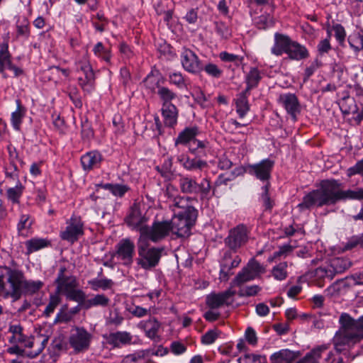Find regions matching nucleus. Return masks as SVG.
<instances>
[{"instance_id": "obj_1", "label": "nucleus", "mask_w": 363, "mask_h": 363, "mask_svg": "<svg viewBox=\"0 0 363 363\" xmlns=\"http://www.w3.org/2000/svg\"><path fill=\"white\" fill-rule=\"evenodd\" d=\"M44 286L40 280L26 279L24 273L9 267H0V296L18 300L23 294L33 295Z\"/></svg>"}, {"instance_id": "obj_2", "label": "nucleus", "mask_w": 363, "mask_h": 363, "mask_svg": "<svg viewBox=\"0 0 363 363\" xmlns=\"http://www.w3.org/2000/svg\"><path fill=\"white\" fill-rule=\"evenodd\" d=\"M339 324L340 328L333 338V343L335 351L341 353L363 340V315L354 319L348 313H343L340 316Z\"/></svg>"}, {"instance_id": "obj_3", "label": "nucleus", "mask_w": 363, "mask_h": 363, "mask_svg": "<svg viewBox=\"0 0 363 363\" xmlns=\"http://www.w3.org/2000/svg\"><path fill=\"white\" fill-rule=\"evenodd\" d=\"M342 183L335 179L320 182L317 189L306 194L298 205L301 210L309 209L313 206L322 207L337 203L340 201Z\"/></svg>"}, {"instance_id": "obj_4", "label": "nucleus", "mask_w": 363, "mask_h": 363, "mask_svg": "<svg viewBox=\"0 0 363 363\" xmlns=\"http://www.w3.org/2000/svg\"><path fill=\"white\" fill-rule=\"evenodd\" d=\"M189 197L177 196L172 201L174 216L169 221L172 233L178 237H188L191 234V228L195 224L198 211L189 205Z\"/></svg>"}, {"instance_id": "obj_5", "label": "nucleus", "mask_w": 363, "mask_h": 363, "mask_svg": "<svg viewBox=\"0 0 363 363\" xmlns=\"http://www.w3.org/2000/svg\"><path fill=\"white\" fill-rule=\"evenodd\" d=\"M179 186L183 194L197 195L201 200H208L213 194H211V184L208 177L203 178L198 183L194 178L189 175H180Z\"/></svg>"}, {"instance_id": "obj_6", "label": "nucleus", "mask_w": 363, "mask_h": 363, "mask_svg": "<svg viewBox=\"0 0 363 363\" xmlns=\"http://www.w3.org/2000/svg\"><path fill=\"white\" fill-rule=\"evenodd\" d=\"M199 133V130L197 126L186 128L178 135L175 140V145H186L189 144L190 152L199 157H206L207 155L206 149L208 143L204 140H196V137Z\"/></svg>"}, {"instance_id": "obj_7", "label": "nucleus", "mask_w": 363, "mask_h": 363, "mask_svg": "<svg viewBox=\"0 0 363 363\" xmlns=\"http://www.w3.org/2000/svg\"><path fill=\"white\" fill-rule=\"evenodd\" d=\"M138 250V264L145 270H150L159 264L164 248L156 247H150L149 241L147 239L139 238Z\"/></svg>"}, {"instance_id": "obj_8", "label": "nucleus", "mask_w": 363, "mask_h": 363, "mask_svg": "<svg viewBox=\"0 0 363 363\" xmlns=\"http://www.w3.org/2000/svg\"><path fill=\"white\" fill-rule=\"evenodd\" d=\"M171 232L172 228L169 220H156L151 226L147 225L143 229V235L140 236V238L158 242L167 237Z\"/></svg>"}, {"instance_id": "obj_9", "label": "nucleus", "mask_w": 363, "mask_h": 363, "mask_svg": "<svg viewBox=\"0 0 363 363\" xmlns=\"http://www.w3.org/2000/svg\"><path fill=\"white\" fill-rule=\"evenodd\" d=\"M163 101L162 115L166 126L173 128L177 123L178 110L170 101L174 98L173 92H159Z\"/></svg>"}, {"instance_id": "obj_10", "label": "nucleus", "mask_w": 363, "mask_h": 363, "mask_svg": "<svg viewBox=\"0 0 363 363\" xmlns=\"http://www.w3.org/2000/svg\"><path fill=\"white\" fill-rule=\"evenodd\" d=\"M351 267V262L346 257H335L325 267L316 269V274L322 278L331 280L337 274H341Z\"/></svg>"}, {"instance_id": "obj_11", "label": "nucleus", "mask_w": 363, "mask_h": 363, "mask_svg": "<svg viewBox=\"0 0 363 363\" xmlns=\"http://www.w3.org/2000/svg\"><path fill=\"white\" fill-rule=\"evenodd\" d=\"M248 234L249 230L247 226L240 224L230 230L225 239V244L230 250L236 252L247 242Z\"/></svg>"}, {"instance_id": "obj_12", "label": "nucleus", "mask_w": 363, "mask_h": 363, "mask_svg": "<svg viewBox=\"0 0 363 363\" xmlns=\"http://www.w3.org/2000/svg\"><path fill=\"white\" fill-rule=\"evenodd\" d=\"M9 40H4L0 43V74H4L7 69L12 72L15 77L24 74V70L11 61V54L9 50Z\"/></svg>"}, {"instance_id": "obj_13", "label": "nucleus", "mask_w": 363, "mask_h": 363, "mask_svg": "<svg viewBox=\"0 0 363 363\" xmlns=\"http://www.w3.org/2000/svg\"><path fill=\"white\" fill-rule=\"evenodd\" d=\"M91 340V335L84 328H76L72 330L69 343L76 352H82L89 349Z\"/></svg>"}, {"instance_id": "obj_14", "label": "nucleus", "mask_w": 363, "mask_h": 363, "mask_svg": "<svg viewBox=\"0 0 363 363\" xmlns=\"http://www.w3.org/2000/svg\"><path fill=\"white\" fill-rule=\"evenodd\" d=\"M180 60L185 71L196 75L201 73L203 62L193 50L183 48Z\"/></svg>"}, {"instance_id": "obj_15", "label": "nucleus", "mask_w": 363, "mask_h": 363, "mask_svg": "<svg viewBox=\"0 0 363 363\" xmlns=\"http://www.w3.org/2000/svg\"><path fill=\"white\" fill-rule=\"evenodd\" d=\"M77 71H81L84 77H79L78 79L79 84L82 89L92 88L94 82V73L92 67L90 64L89 57L86 54L83 55L82 58L76 62Z\"/></svg>"}, {"instance_id": "obj_16", "label": "nucleus", "mask_w": 363, "mask_h": 363, "mask_svg": "<svg viewBox=\"0 0 363 363\" xmlns=\"http://www.w3.org/2000/svg\"><path fill=\"white\" fill-rule=\"evenodd\" d=\"M126 224L133 230L140 232L143 235V229L147 227V222L148 218L143 213L140 205L134 203L130 210V212L125 220Z\"/></svg>"}, {"instance_id": "obj_17", "label": "nucleus", "mask_w": 363, "mask_h": 363, "mask_svg": "<svg viewBox=\"0 0 363 363\" xmlns=\"http://www.w3.org/2000/svg\"><path fill=\"white\" fill-rule=\"evenodd\" d=\"M65 267H60L57 277L55 279L56 292L59 294L67 295L69 292L78 286L76 277L66 274Z\"/></svg>"}, {"instance_id": "obj_18", "label": "nucleus", "mask_w": 363, "mask_h": 363, "mask_svg": "<svg viewBox=\"0 0 363 363\" xmlns=\"http://www.w3.org/2000/svg\"><path fill=\"white\" fill-rule=\"evenodd\" d=\"M274 162L270 159L262 160L258 163L250 164L248 167V172L257 179L267 184L269 182Z\"/></svg>"}, {"instance_id": "obj_19", "label": "nucleus", "mask_w": 363, "mask_h": 363, "mask_svg": "<svg viewBox=\"0 0 363 363\" xmlns=\"http://www.w3.org/2000/svg\"><path fill=\"white\" fill-rule=\"evenodd\" d=\"M241 258L238 255H233L230 251L224 253L220 264L219 279L220 281H226L233 274L231 270L239 266Z\"/></svg>"}, {"instance_id": "obj_20", "label": "nucleus", "mask_w": 363, "mask_h": 363, "mask_svg": "<svg viewBox=\"0 0 363 363\" xmlns=\"http://www.w3.org/2000/svg\"><path fill=\"white\" fill-rule=\"evenodd\" d=\"M83 223L79 217L72 216L67 222V226L64 231L60 233L62 240L72 243L77 241L79 237L83 235Z\"/></svg>"}, {"instance_id": "obj_21", "label": "nucleus", "mask_w": 363, "mask_h": 363, "mask_svg": "<svg viewBox=\"0 0 363 363\" xmlns=\"http://www.w3.org/2000/svg\"><path fill=\"white\" fill-rule=\"evenodd\" d=\"M235 294L231 287L218 294H211L206 297V304L211 309L218 308L223 305L229 306L233 301L230 299Z\"/></svg>"}, {"instance_id": "obj_22", "label": "nucleus", "mask_w": 363, "mask_h": 363, "mask_svg": "<svg viewBox=\"0 0 363 363\" xmlns=\"http://www.w3.org/2000/svg\"><path fill=\"white\" fill-rule=\"evenodd\" d=\"M165 80L162 73L152 69L143 80L144 86L150 91H169L164 86Z\"/></svg>"}, {"instance_id": "obj_23", "label": "nucleus", "mask_w": 363, "mask_h": 363, "mask_svg": "<svg viewBox=\"0 0 363 363\" xmlns=\"http://www.w3.org/2000/svg\"><path fill=\"white\" fill-rule=\"evenodd\" d=\"M355 285H363V274H355L351 277H347L345 279H340L333 283L328 289V291L331 295L339 294L341 290L351 287Z\"/></svg>"}, {"instance_id": "obj_24", "label": "nucleus", "mask_w": 363, "mask_h": 363, "mask_svg": "<svg viewBox=\"0 0 363 363\" xmlns=\"http://www.w3.org/2000/svg\"><path fill=\"white\" fill-rule=\"evenodd\" d=\"M279 102L286 109L292 119L296 121V115L301 111V106L296 96L291 93L281 94Z\"/></svg>"}, {"instance_id": "obj_25", "label": "nucleus", "mask_w": 363, "mask_h": 363, "mask_svg": "<svg viewBox=\"0 0 363 363\" xmlns=\"http://www.w3.org/2000/svg\"><path fill=\"white\" fill-rule=\"evenodd\" d=\"M293 40L287 35L275 33L274 35V45L271 48V53L275 56H281L286 54Z\"/></svg>"}, {"instance_id": "obj_26", "label": "nucleus", "mask_w": 363, "mask_h": 363, "mask_svg": "<svg viewBox=\"0 0 363 363\" xmlns=\"http://www.w3.org/2000/svg\"><path fill=\"white\" fill-rule=\"evenodd\" d=\"M135 245L128 239L123 240L118 245L117 257L125 265H130L133 262Z\"/></svg>"}, {"instance_id": "obj_27", "label": "nucleus", "mask_w": 363, "mask_h": 363, "mask_svg": "<svg viewBox=\"0 0 363 363\" xmlns=\"http://www.w3.org/2000/svg\"><path fill=\"white\" fill-rule=\"evenodd\" d=\"M194 158H190L189 156L181 155L177 157V161L187 171L195 172L208 167L206 161L201 159V157L195 155Z\"/></svg>"}, {"instance_id": "obj_28", "label": "nucleus", "mask_w": 363, "mask_h": 363, "mask_svg": "<svg viewBox=\"0 0 363 363\" xmlns=\"http://www.w3.org/2000/svg\"><path fill=\"white\" fill-rule=\"evenodd\" d=\"M16 38L25 40H28L30 36V24L28 18L24 16H15Z\"/></svg>"}, {"instance_id": "obj_29", "label": "nucleus", "mask_w": 363, "mask_h": 363, "mask_svg": "<svg viewBox=\"0 0 363 363\" xmlns=\"http://www.w3.org/2000/svg\"><path fill=\"white\" fill-rule=\"evenodd\" d=\"M102 160L101 154L96 150L86 152L81 157V164L85 171L98 167Z\"/></svg>"}, {"instance_id": "obj_30", "label": "nucleus", "mask_w": 363, "mask_h": 363, "mask_svg": "<svg viewBox=\"0 0 363 363\" xmlns=\"http://www.w3.org/2000/svg\"><path fill=\"white\" fill-rule=\"evenodd\" d=\"M132 340L133 336L126 331L111 333L107 337L108 343L115 347H120L121 345L130 344Z\"/></svg>"}, {"instance_id": "obj_31", "label": "nucleus", "mask_w": 363, "mask_h": 363, "mask_svg": "<svg viewBox=\"0 0 363 363\" xmlns=\"http://www.w3.org/2000/svg\"><path fill=\"white\" fill-rule=\"evenodd\" d=\"M286 55L290 60L299 61L308 57L309 52L304 45L293 40Z\"/></svg>"}, {"instance_id": "obj_32", "label": "nucleus", "mask_w": 363, "mask_h": 363, "mask_svg": "<svg viewBox=\"0 0 363 363\" xmlns=\"http://www.w3.org/2000/svg\"><path fill=\"white\" fill-rule=\"evenodd\" d=\"M298 356L296 352L288 350H281L270 356L271 363H295Z\"/></svg>"}, {"instance_id": "obj_33", "label": "nucleus", "mask_w": 363, "mask_h": 363, "mask_svg": "<svg viewBox=\"0 0 363 363\" xmlns=\"http://www.w3.org/2000/svg\"><path fill=\"white\" fill-rule=\"evenodd\" d=\"M110 299L103 294L94 295L90 298H86L84 304V310H89L93 307H107L109 305Z\"/></svg>"}, {"instance_id": "obj_34", "label": "nucleus", "mask_w": 363, "mask_h": 363, "mask_svg": "<svg viewBox=\"0 0 363 363\" xmlns=\"http://www.w3.org/2000/svg\"><path fill=\"white\" fill-rule=\"evenodd\" d=\"M16 102L17 108L16 110L11 113V123L16 130H20L21 125L26 115V110L25 107L22 106L19 99H17Z\"/></svg>"}, {"instance_id": "obj_35", "label": "nucleus", "mask_w": 363, "mask_h": 363, "mask_svg": "<svg viewBox=\"0 0 363 363\" xmlns=\"http://www.w3.org/2000/svg\"><path fill=\"white\" fill-rule=\"evenodd\" d=\"M235 103L238 114L240 118H243L250 111V104L246 92H242L238 94L235 99Z\"/></svg>"}, {"instance_id": "obj_36", "label": "nucleus", "mask_w": 363, "mask_h": 363, "mask_svg": "<svg viewBox=\"0 0 363 363\" xmlns=\"http://www.w3.org/2000/svg\"><path fill=\"white\" fill-rule=\"evenodd\" d=\"M347 42L351 49L358 53L362 50L363 30L354 31L347 37Z\"/></svg>"}, {"instance_id": "obj_37", "label": "nucleus", "mask_w": 363, "mask_h": 363, "mask_svg": "<svg viewBox=\"0 0 363 363\" xmlns=\"http://www.w3.org/2000/svg\"><path fill=\"white\" fill-rule=\"evenodd\" d=\"M173 160L171 157H164L162 163L156 166V170L166 179H170L173 175Z\"/></svg>"}, {"instance_id": "obj_38", "label": "nucleus", "mask_w": 363, "mask_h": 363, "mask_svg": "<svg viewBox=\"0 0 363 363\" xmlns=\"http://www.w3.org/2000/svg\"><path fill=\"white\" fill-rule=\"evenodd\" d=\"M342 96L338 100V104L345 113H350L356 111L354 99L350 97L347 92H342Z\"/></svg>"}, {"instance_id": "obj_39", "label": "nucleus", "mask_w": 363, "mask_h": 363, "mask_svg": "<svg viewBox=\"0 0 363 363\" xmlns=\"http://www.w3.org/2000/svg\"><path fill=\"white\" fill-rule=\"evenodd\" d=\"M9 332L12 333V336L9 340L10 343H23L26 341V336L23 334V328L20 324H11Z\"/></svg>"}, {"instance_id": "obj_40", "label": "nucleus", "mask_w": 363, "mask_h": 363, "mask_svg": "<svg viewBox=\"0 0 363 363\" xmlns=\"http://www.w3.org/2000/svg\"><path fill=\"white\" fill-rule=\"evenodd\" d=\"M50 242L43 238H33L26 242L27 254H31L34 252L40 250L48 247Z\"/></svg>"}, {"instance_id": "obj_41", "label": "nucleus", "mask_w": 363, "mask_h": 363, "mask_svg": "<svg viewBox=\"0 0 363 363\" xmlns=\"http://www.w3.org/2000/svg\"><path fill=\"white\" fill-rule=\"evenodd\" d=\"M94 54L105 61L107 64H111L112 57L111 49L105 48L101 42H98L93 48Z\"/></svg>"}, {"instance_id": "obj_42", "label": "nucleus", "mask_w": 363, "mask_h": 363, "mask_svg": "<svg viewBox=\"0 0 363 363\" xmlns=\"http://www.w3.org/2000/svg\"><path fill=\"white\" fill-rule=\"evenodd\" d=\"M346 200H363V189L342 190L340 187V201Z\"/></svg>"}, {"instance_id": "obj_43", "label": "nucleus", "mask_w": 363, "mask_h": 363, "mask_svg": "<svg viewBox=\"0 0 363 363\" xmlns=\"http://www.w3.org/2000/svg\"><path fill=\"white\" fill-rule=\"evenodd\" d=\"M108 19L101 11L97 12V13L91 18L93 27L99 33H103L105 30L106 26L108 24Z\"/></svg>"}, {"instance_id": "obj_44", "label": "nucleus", "mask_w": 363, "mask_h": 363, "mask_svg": "<svg viewBox=\"0 0 363 363\" xmlns=\"http://www.w3.org/2000/svg\"><path fill=\"white\" fill-rule=\"evenodd\" d=\"M102 188L108 190L113 195L118 197H123L130 190L128 185L121 184H105L101 185Z\"/></svg>"}, {"instance_id": "obj_45", "label": "nucleus", "mask_w": 363, "mask_h": 363, "mask_svg": "<svg viewBox=\"0 0 363 363\" xmlns=\"http://www.w3.org/2000/svg\"><path fill=\"white\" fill-rule=\"evenodd\" d=\"M205 72L208 76L214 79H219L223 74V70L213 62L206 64L203 62L201 72Z\"/></svg>"}, {"instance_id": "obj_46", "label": "nucleus", "mask_w": 363, "mask_h": 363, "mask_svg": "<svg viewBox=\"0 0 363 363\" xmlns=\"http://www.w3.org/2000/svg\"><path fill=\"white\" fill-rule=\"evenodd\" d=\"M89 285L94 291H99V289L106 290L111 289L113 286V281L107 278L104 279H93L88 281Z\"/></svg>"}, {"instance_id": "obj_47", "label": "nucleus", "mask_w": 363, "mask_h": 363, "mask_svg": "<svg viewBox=\"0 0 363 363\" xmlns=\"http://www.w3.org/2000/svg\"><path fill=\"white\" fill-rule=\"evenodd\" d=\"M260 79L261 75L258 69L255 67L251 68L249 73L246 75L247 88L245 91L255 88Z\"/></svg>"}, {"instance_id": "obj_48", "label": "nucleus", "mask_w": 363, "mask_h": 363, "mask_svg": "<svg viewBox=\"0 0 363 363\" xmlns=\"http://www.w3.org/2000/svg\"><path fill=\"white\" fill-rule=\"evenodd\" d=\"M255 26L259 30H266L274 25L273 18L269 14H262L255 18Z\"/></svg>"}, {"instance_id": "obj_49", "label": "nucleus", "mask_w": 363, "mask_h": 363, "mask_svg": "<svg viewBox=\"0 0 363 363\" xmlns=\"http://www.w3.org/2000/svg\"><path fill=\"white\" fill-rule=\"evenodd\" d=\"M160 327V323L155 318L150 319L145 323L144 329L146 335L150 339L157 337V333Z\"/></svg>"}, {"instance_id": "obj_50", "label": "nucleus", "mask_w": 363, "mask_h": 363, "mask_svg": "<svg viewBox=\"0 0 363 363\" xmlns=\"http://www.w3.org/2000/svg\"><path fill=\"white\" fill-rule=\"evenodd\" d=\"M219 58L222 62H231L237 67L240 66L244 60V57L242 56L229 53L226 51L220 52Z\"/></svg>"}, {"instance_id": "obj_51", "label": "nucleus", "mask_w": 363, "mask_h": 363, "mask_svg": "<svg viewBox=\"0 0 363 363\" xmlns=\"http://www.w3.org/2000/svg\"><path fill=\"white\" fill-rule=\"evenodd\" d=\"M23 189L24 187L21 182L18 181L14 187L8 189L6 191L8 199L13 203H18L19 202V199L23 194Z\"/></svg>"}, {"instance_id": "obj_52", "label": "nucleus", "mask_w": 363, "mask_h": 363, "mask_svg": "<svg viewBox=\"0 0 363 363\" xmlns=\"http://www.w3.org/2000/svg\"><path fill=\"white\" fill-rule=\"evenodd\" d=\"M65 296L69 300L77 302L84 309V304H85L86 301V295L82 289L75 288L65 295Z\"/></svg>"}, {"instance_id": "obj_53", "label": "nucleus", "mask_w": 363, "mask_h": 363, "mask_svg": "<svg viewBox=\"0 0 363 363\" xmlns=\"http://www.w3.org/2000/svg\"><path fill=\"white\" fill-rule=\"evenodd\" d=\"M253 276L250 275L245 268H243L240 272L238 273L236 277L233 279L230 283V287L240 286L243 284L253 280Z\"/></svg>"}, {"instance_id": "obj_54", "label": "nucleus", "mask_w": 363, "mask_h": 363, "mask_svg": "<svg viewBox=\"0 0 363 363\" xmlns=\"http://www.w3.org/2000/svg\"><path fill=\"white\" fill-rule=\"evenodd\" d=\"M244 268L250 275L253 276L254 279L265 271L264 267L254 259H250Z\"/></svg>"}, {"instance_id": "obj_55", "label": "nucleus", "mask_w": 363, "mask_h": 363, "mask_svg": "<svg viewBox=\"0 0 363 363\" xmlns=\"http://www.w3.org/2000/svg\"><path fill=\"white\" fill-rule=\"evenodd\" d=\"M287 262H280L277 265L274 266L272 269V275L273 277L278 280L282 281L287 277Z\"/></svg>"}, {"instance_id": "obj_56", "label": "nucleus", "mask_w": 363, "mask_h": 363, "mask_svg": "<svg viewBox=\"0 0 363 363\" xmlns=\"http://www.w3.org/2000/svg\"><path fill=\"white\" fill-rule=\"evenodd\" d=\"M343 245V250H350L359 247L363 248V235L362 234L353 235L348 238L347 241Z\"/></svg>"}, {"instance_id": "obj_57", "label": "nucleus", "mask_w": 363, "mask_h": 363, "mask_svg": "<svg viewBox=\"0 0 363 363\" xmlns=\"http://www.w3.org/2000/svg\"><path fill=\"white\" fill-rule=\"evenodd\" d=\"M62 299L60 294L55 291V294L50 295V300L48 306L44 311V315L47 317L50 316L56 308V307L60 303Z\"/></svg>"}, {"instance_id": "obj_58", "label": "nucleus", "mask_w": 363, "mask_h": 363, "mask_svg": "<svg viewBox=\"0 0 363 363\" xmlns=\"http://www.w3.org/2000/svg\"><path fill=\"white\" fill-rule=\"evenodd\" d=\"M335 32V38L341 47H345L346 31L345 28L340 23H335L332 27Z\"/></svg>"}, {"instance_id": "obj_59", "label": "nucleus", "mask_w": 363, "mask_h": 363, "mask_svg": "<svg viewBox=\"0 0 363 363\" xmlns=\"http://www.w3.org/2000/svg\"><path fill=\"white\" fill-rule=\"evenodd\" d=\"M215 31L223 39H228L231 36L230 28L223 21H215Z\"/></svg>"}, {"instance_id": "obj_60", "label": "nucleus", "mask_w": 363, "mask_h": 363, "mask_svg": "<svg viewBox=\"0 0 363 363\" xmlns=\"http://www.w3.org/2000/svg\"><path fill=\"white\" fill-rule=\"evenodd\" d=\"M269 186L270 183L267 182V184H264V185L262 188V193L261 199L266 210H271L274 206V201L270 199L269 195Z\"/></svg>"}, {"instance_id": "obj_61", "label": "nucleus", "mask_w": 363, "mask_h": 363, "mask_svg": "<svg viewBox=\"0 0 363 363\" xmlns=\"http://www.w3.org/2000/svg\"><path fill=\"white\" fill-rule=\"evenodd\" d=\"M266 361L265 356L255 354H247L239 359L240 363H264Z\"/></svg>"}, {"instance_id": "obj_62", "label": "nucleus", "mask_w": 363, "mask_h": 363, "mask_svg": "<svg viewBox=\"0 0 363 363\" xmlns=\"http://www.w3.org/2000/svg\"><path fill=\"white\" fill-rule=\"evenodd\" d=\"M260 291L261 287L258 285L247 286L240 289L238 292V295L240 297L253 296L257 295Z\"/></svg>"}, {"instance_id": "obj_63", "label": "nucleus", "mask_w": 363, "mask_h": 363, "mask_svg": "<svg viewBox=\"0 0 363 363\" xmlns=\"http://www.w3.org/2000/svg\"><path fill=\"white\" fill-rule=\"evenodd\" d=\"M157 51L162 55L167 57H172L174 53L172 50V47L164 40L157 45Z\"/></svg>"}, {"instance_id": "obj_64", "label": "nucleus", "mask_w": 363, "mask_h": 363, "mask_svg": "<svg viewBox=\"0 0 363 363\" xmlns=\"http://www.w3.org/2000/svg\"><path fill=\"white\" fill-rule=\"evenodd\" d=\"M32 223L33 222L29 214L21 213L17 225L18 230L22 232L24 230H28L30 228Z\"/></svg>"}]
</instances>
